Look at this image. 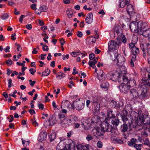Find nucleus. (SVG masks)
<instances>
[{
  "label": "nucleus",
  "instance_id": "22",
  "mask_svg": "<svg viewBox=\"0 0 150 150\" xmlns=\"http://www.w3.org/2000/svg\"><path fill=\"white\" fill-rule=\"evenodd\" d=\"M131 95H132L133 98H137L139 97L140 95L139 93L135 89H131L130 90Z\"/></svg>",
  "mask_w": 150,
  "mask_h": 150
},
{
  "label": "nucleus",
  "instance_id": "5",
  "mask_svg": "<svg viewBox=\"0 0 150 150\" xmlns=\"http://www.w3.org/2000/svg\"><path fill=\"white\" fill-rule=\"evenodd\" d=\"M91 102L93 105V112L95 113L98 112L100 107L98 98H97L93 97L91 100Z\"/></svg>",
  "mask_w": 150,
  "mask_h": 150
},
{
  "label": "nucleus",
  "instance_id": "34",
  "mask_svg": "<svg viewBox=\"0 0 150 150\" xmlns=\"http://www.w3.org/2000/svg\"><path fill=\"white\" fill-rule=\"evenodd\" d=\"M86 40L88 42V43L89 44H91L92 43L95 42V41H96L95 39L93 38L92 36L87 38L86 39Z\"/></svg>",
  "mask_w": 150,
  "mask_h": 150
},
{
  "label": "nucleus",
  "instance_id": "52",
  "mask_svg": "<svg viewBox=\"0 0 150 150\" xmlns=\"http://www.w3.org/2000/svg\"><path fill=\"white\" fill-rule=\"evenodd\" d=\"M36 4H32L30 6V7L33 10H34L35 11L37 9L36 8Z\"/></svg>",
  "mask_w": 150,
  "mask_h": 150
},
{
  "label": "nucleus",
  "instance_id": "39",
  "mask_svg": "<svg viewBox=\"0 0 150 150\" xmlns=\"http://www.w3.org/2000/svg\"><path fill=\"white\" fill-rule=\"evenodd\" d=\"M65 75L64 74L61 72H59L58 73V74L56 76V78L60 79L65 77Z\"/></svg>",
  "mask_w": 150,
  "mask_h": 150
},
{
  "label": "nucleus",
  "instance_id": "46",
  "mask_svg": "<svg viewBox=\"0 0 150 150\" xmlns=\"http://www.w3.org/2000/svg\"><path fill=\"white\" fill-rule=\"evenodd\" d=\"M120 30H122V29L121 27L119 25H117L115 26L114 28V30L116 33L120 31Z\"/></svg>",
  "mask_w": 150,
  "mask_h": 150
},
{
  "label": "nucleus",
  "instance_id": "2",
  "mask_svg": "<svg viewBox=\"0 0 150 150\" xmlns=\"http://www.w3.org/2000/svg\"><path fill=\"white\" fill-rule=\"evenodd\" d=\"M128 121L130 123H129V127L136 128H139V127H142L145 130L149 129L147 127H146L145 125L142 124L143 122L141 119H139L138 121L137 120L134 121V120H130L128 119Z\"/></svg>",
  "mask_w": 150,
  "mask_h": 150
},
{
  "label": "nucleus",
  "instance_id": "10",
  "mask_svg": "<svg viewBox=\"0 0 150 150\" xmlns=\"http://www.w3.org/2000/svg\"><path fill=\"white\" fill-rule=\"evenodd\" d=\"M131 51L132 53V55H131V59L130 64L132 67H133L134 66V62L136 59V55L139 54V49L137 47H134L132 50H131Z\"/></svg>",
  "mask_w": 150,
  "mask_h": 150
},
{
  "label": "nucleus",
  "instance_id": "55",
  "mask_svg": "<svg viewBox=\"0 0 150 150\" xmlns=\"http://www.w3.org/2000/svg\"><path fill=\"white\" fill-rule=\"evenodd\" d=\"M12 80L11 79H10L8 80V88H10L12 86H13V84H12Z\"/></svg>",
  "mask_w": 150,
  "mask_h": 150
},
{
  "label": "nucleus",
  "instance_id": "18",
  "mask_svg": "<svg viewBox=\"0 0 150 150\" xmlns=\"http://www.w3.org/2000/svg\"><path fill=\"white\" fill-rule=\"evenodd\" d=\"M138 25L139 27V30H140L141 32H142L143 30H145V29L148 26L146 23L141 21H139L138 22Z\"/></svg>",
  "mask_w": 150,
  "mask_h": 150
},
{
  "label": "nucleus",
  "instance_id": "27",
  "mask_svg": "<svg viewBox=\"0 0 150 150\" xmlns=\"http://www.w3.org/2000/svg\"><path fill=\"white\" fill-rule=\"evenodd\" d=\"M103 90L106 91L108 90V88L109 86V84L107 81H104L100 85Z\"/></svg>",
  "mask_w": 150,
  "mask_h": 150
},
{
  "label": "nucleus",
  "instance_id": "54",
  "mask_svg": "<svg viewBox=\"0 0 150 150\" xmlns=\"http://www.w3.org/2000/svg\"><path fill=\"white\" fill-rule=\"evenodd\" d=\"M71 144H68L66 145L65 146V148L63 150H70Z\"/></svg>",
  "mask_w": 150,
  "mask_h": 150
},
{
  "label": "nucleus",
  "instance_id": "64",
  "mask_svg": "<svg viewBox=\"0 0 150 150\" xmlns=\"http://www.w3.org/2000/svg\"><path fill=\"white\" fill-rule=\"evenodd\" d=\"M88 148L86 146H81V150H88Z\"/></svg>",
  "mask_w": 150,
  "mask_h": 150
},
{
  "label": "nucleus",
  "instance_id": "14",
  "mask_svg": "<svg viewBox=\"0 0 150 150\" xmlns=\"http://www.w3.org/2000/svg\"><path fill=\"white\" fill-rule=\"evenodd\" d=\"M119 75V73L117 71H113L110 72L107 74V76L109 77L112 80L115 81Z\"/></svg>",
  "mask_w": 150,
  "mask_h": 150
},
{
  "label": "nucleus",
  "instance_id": "56",
  "mask_svg": "<svg viewBox=\"0 0 150 150\" xmlns=\"http://www.w3.org/2000/svg\"><path fill=\"white\" fill-rule=\"evenodd\" d=\"M15 45L18 51H20L21 50V46L17 44V43H16Z\"/></svg>",
  "mask_w": 150,
  "mask_h": 150
},
{
  "label": "nucleus",
  "instance_id": "30",
  "mask_svg": "<svg viewBox=\"0 0 150 150\" xmlns=\"http://www.w3.org/2000/svg\"><path fill=\"white\" fill-rule=\"evenodd\" d=\"M92 122L91 124L97 123L98 122L100 121L99 117L97 115L94 116L92 118Z\"/></svg>",
  "mask_w": 150,
  "mask_h": 150
},
{
  "label": "nucleus",
  "instance_id": "60",
  "mask_svg": "<svg viewBox=\"0 0 150 150\" xmlns=\"http://www.w3.org/2000/svg\"><path fill=\"white\" fill-rule=\"evenodd\" d=\"M95 58V55L93 53L90 54L89 55V58L90 60H93Z\"/></svg>",
  "mask_w": 150,
  "mask_h": 150
},
{
  "label": "nucleus",
  "instance_id": "50",
  "mask_svg": "<svg viewBox=\"0 0 150 150\" xmlns=\"http://www.w3.org/2000/svg\"><path fill=\"white\" fill-rule=\"evenodd\" d=\"M97 147L100 148H101L103 147L102 143L100 141H98L97 143Z\"/></svg>",
  "mask_w": 150,
  "mask_h": 150
},
{
  "label": "nucleus",
  "instance_id": "28",
  "mask_svg": "<svg viewBox=\"0 0 150 150\" xmlns=\"http://www.w3.org/2000/svg\"><path fill=\"white\" fill-rule=\"evenodd\" d=\"M93 133L96 134V135L98 136H101L103 135V133L104 132H102L100 131V129L99 128H96V129H93Z\"/></svg>",
  "mask_w": 150,
  "mask_h": 150
},
{
  "label": "nucleus",
  "instance_id": "32",
  "mask_svg": "<svg viewBox=\"0 0 150 150\" xmlns=\"http://www.w3.org/2000/svg\"><path fill=\"white\" fill-rule=\"evenodd\" d=\"M125 110V111L127 113H128V112L132 111V108L130 104H127L126 105L125 108H123V110Z\"/></svg>",
  "mask_w": 150,
  "mask_h": 150
},
{
  "label": "nucleus",
  "instance_id": "57",
  "mask_svg": "<svg viewBox=\"0 0 150 150\" xmlns=\"http://www.w3.org/2000/svg\"><path fill=\"white\" fill-rule=\"evenodd\" d=\"M6 63L8 65L10 66L12 64L13 62L10 59H9L6 61Z\"/></svg>",
  "mask_w": 150,
  "mask_h": 150
},
{
  "label": "nucleus",
  "instance_id": "47",
  "mask_svg": "<svg viewBox=\"0 0 150 150\" xmlns=\"http://www.w3.org/2000/svg\"><path fill=\"white\" fill-rule=\"evenodd\" d=\"M80 53L81 52L80 51L77 52H73L71 53V54L72 57H75L79 55Z\"/></svg>",
  "mask_w": 150,
  "mask_h": 150
},
{
  "label": "nucleus",
  "instance_id": "31",
  "mask_svg": "<svg viewBox=\"0 0 150 150\" xmlns=\"http://www.w3.org/2000/svg\"><path fill=\"white\" fill-rule=\"evenodd\" d=\"M48 120L51 124V126L55 124L57 121L55 117L54 116L50 117Z\"/></svg>",
  "mask_w": 150,
  "mask_h": 150
},
{
  "label": "nucleus",
  "instance_id": "43",
  "mask_svg": "<svg viewBox=\"0 0 150 150\" xmlns=\"http://www.w3.org/2000/svg\"><path fill=\"white\" fill-rule=\"evenodd\" d=\"M110 105L112 108H115L117 105L116 102L115 101L112 100L110 103Z\"/></svg>",
  "mask_w": 150,
  "mask_h": 150
},
{
  "label": "nucleus",
  "instance_id": "62",
  "mask_svg": "<svg viewBox=\"0 0 150 150\" xmlns=\"http://www.w3.org/2000/svg\"><path fill=\"white\" fill-rule=\"evenodd\" d=\"M67 14L69 18H71L73 14V13L72 12L70 13L69 10H67Z\"/></svg>",
  "mask_w": 150,
  "mask_h": 150
},
{
  "label": "nucleus",
  "instance_id": "49",
  "mask_svg": "<svg viewBox=\"0 0 150 150\" xmlns=\"http://www.w3.org/2000/svg\"><path fill=\"white\" fill-rule=\"evenodd\" d=\"M31 121L32 122V124L35 126H38V124L37 122L35 120V119H32L31 120Z\"/></svg>",
  "mask_w": 150,
  "mask_h": 150
},
{
  "label": "nucleus",
  "instance_id": "16",
  "mask_svg": "<svg viewBox=\"0 0 150 150\" xmlns=\"http://www.w3.org/2000/svg\"><path fill=\"white\" fill-rule=\"evenodd\" d=\"M72 105L71 103L67 100L63 101L61 105V108H67L70 110L72 108Z\"/></svg>",
  "mask_w": 150,
  "mask_h": 150
},
{
  "label": "nucleus",
  "instance_id": "11",
  "mask_svg": "<svg viewBox=\"0 0 150 150\" xmlns=\"http://www.w3.org/2000/svg\"><path fill=\"white\" fill-rule=\"evenodd\" d=\"M77 117H74L72 119H69L68 118H65L63 119L61 122V124L63 127H66L72 124V122H73L74 120L76 119Z\"/></svg>",
  "mask_w": 150,
  "mask_h": 150
},
{
  "label": "nucleus",
  "instance_id": "6",
  "mask_svg": "<svg viewBox=\"0 0 150 150\" xmlns=\"http://www.w3.org/2000/svg\"><path fill=\"white\" fill-rule=\"evenodd\" d=\"M107 119L108 118H106L105 121L102 122L101 125L100 131L102 132H110L112 129V127L107 122Z\"/></svg>",
  "mask_w": 150,
  "mask_h": 150
},
{
  "label": "nucleus",
  "instance_id": "12",
  "mask_svg": "<svg viewBox=\"0 0 150 150\" xmlns=\"http://www.w3.org/2000/svg\"><path fill=\"white\" fill-rule=\"evenodd\" d=\"M138 25V22H134L130 23L129 27L132 32H135L139 34L140 30H139V27Z\"/></svg>",
  "mask_w": 150,
  "mask_h": 150
},
{
  "label": "nucleus",
  "instance_id": "9",
  "mask_svg": "<svg viewBox=\"0 0 150 150\" xmlns=\"http://www.w3.org/2000/svg\"><path fill=\"white\" fill-rule=\"evenodd\" d=\"M85 101L82 99L76 100L73 102V105L75 106L76 109L78 110H81L83 109L84 106Z\"/></svg>",
  "mask_w": 150,
  "mask_h": 150
},
{
  "label": "nucleus",
  "instance_id": "17",
  "mask_svg": "<svg viewBox=\"0 0 150 150\" xmlns=\"http://www.w3.org/2000/svg\"><path fill=\"white\" fill-rule=\"evenodd\" d=\"M126 115L128 116V118L129 117H130L131 119L130 120H134V119L138 121L139 119H140V117H139V114L134 111H131L130 116L129 115Z\"/></svg>",
  "mask_w": 150,
  "mask_h": 150
},
{
  "label": "nucleus",
  "instance_id": "58",
  "mask_svg": "<svg viewBox=\"0 0 150 150\" xmlns=\"http://www.w3.org/2000/svg\"><path fill=\"white\" fill-rule=\"evenodd\" d=\"M86 139L87 141H89L93 139V137L91 135L88 134L86 136Z\"/></svg>",
  "mask_w": 150,
  "mask_h": 150
},
{
  "label": "nucleus",
  "instance_id": "36",
  "mask_svg": "<svg viewBox=\"0 0 150 150\" xmlns=\"http://www.w3.org/2000/svg\"><path fill=\"white\" fill-rule=\"evenodd\" d=\"M48 9L47 7L45 6H41L39 8L38 10L41 11V12H45L47 11Z\"/></svg>",
  "mask_w": 150,
  "mask_h": 150
},
{
  "label": "nucleus",
  "instance_id": "24",
  "mask_svg": "<svg viewBox=\"0 0 150 150\" xmlns=\"http://www.w3.org/2000/svg\"><path fill=\"white\" fill-rule=\"evenodd\" d=\"M129 1L126 0H119V6L121 8H124L126 5L129 4Z\"/></svg>",
  "mask_w": 150,
  "mask_h": 150
},
{
  "label": "nucleus",
  "instance_id": "15",
  "mask_svg": "<svg viewBox=\"0 0 150 150\" xmlns=\"http://www.w3.org/2000/svg\"><path fill=\"white\" fill-rule=\"evenodd\" d=\"M139 34L140 35H142L143 36L146 38H148V39L150 42V28H148L144 30L142 32L140 31Z\"/></svg>",
  "mask_w": 150,
  "mask_h": 150
},
{
  "label": "nucleus",
  "instance_id": "4",
  "mask_svg": "<svg viewBox=\"0 0 150 150\" xmlns=\"http://www.w3.org/2000/svg\"><path fill=\"white\" fill-rule=\"evenodd\" d=\"M119 45L117 43L113 41H111L109 42L108 44V53L110 55V53L112 52L114 54L117 53V49L119 47Z\"/></svg>",
  "mask_w": 150,
  "mask_h": 150
},
{
  "label": "nucleus",
  "instance_id": "23",
  "mask_svg": "<svg viewBox=\"0 0 150 150\" xmlns=\"http://www.w3.org/2000/svg\"><path fill=\"white\" fill-rule=\"evenodd\" d=\"M130 79V78L129 77V79L128 80L127 83H126L128 86H129L130 88L131 87H134L136 85L135 81L133 79Z\"/></svg>",
  "mask_w": 150,
  "mask_h": 150
},
{
  "label": "nucleus",
  "instance_id": "33",
  "mask_svg": "<svg viewBox=\"0 0 150 150\" xmlns=\"http://www.w3.org/2000/svg\"><path fill=\"white\" fill-rule=\"evenodd\" d=\"M97 61L96 59H94V60L93 61H90L88 62V64L90 67H92L93 68H96L95 64L97 63Z\"/></svg>",
  "mask_w": 150,
  "mask_h": 150
},
{
  "label": "nucleus",
  "instance_id": "59",
  "mask_svg": "<svg viewBox=\"0 0 150 150\" xmlns=\"http://www.w3.org/2000/svg\"><path fill=\"white\" fill-rule=\"evenodd\" d=\"M144 144L145 145H146L148 146H150V144L149 143V141L148 139H146L144 141Z\"/></svg>",
  "mask_w": 150,
  "mask_h": 150
},
{
  "label": "nucleus",
  "instance_id": "37",
  "mask_svg": "<svg viewBox=\"0 0 150 150\" xmlns=\"http://www.w3.org/2000/svg\"><path fill=\"white\" fill-rule=\"evenodd\" d=\"M50 70L48 68L47 69L42 72V76H47L50 74Z\"/></svg>",
  "mask_w": 150,
  "mask_h": 150
},
{
  "label": "nucleus",
  "instance_id": "20",
  "mask_svg": "<svg viewBox=\"0 0 150 150\" xmlns=\"http://www.w3.org/2000/svg\"><path fill=\"white\" fill-rule=\"evenodd\" d=\"M93 15L92 13H88L85 19L86 22L88 24H91L93 22Z\"/></svg>",
  "mask_w": 150,
  "mask_h": 150
},
{
  "label": "nucleus",
  "instance_id": "35",
  "mask_svg": "<svg viewBox=\"0 0 150 150\" xmlns=\"http://www.w3.org/2000/svg\"><path fill=\"white\" fill-rule=\"evenodd\" d=\"M49 137L50 138V141L52 142L56 138V134L55 133L52 132L50 133L49 135Z\"/></svg>",
  "mask_w": 150,
  "mask_h": 150
},
{
  "label": "nucleus",
  "instance_id": "3",
  "mask_svg": "<svg viewBox=\"0 0 150 150\" xmlns=\"http://www.w3.org/2000/svg\"><path fill=\"white\" fill-rule=\"evenodd\" d=\"M110 53L111 59L116 62L118 65L122 66L123 65L125 59L120 54L119 55L117 53L114 54L112 52Z\"/></svg>",
  "mask_w": 150,
  "mask_h": 150
},
{
  "label": "nucleus",
  "instance_id": "29",
  "mask_svg": "<svg viewBox=\"0 0 150 150\" xmlns=\"http://www.w3.org/2000/svg\"><path fill=\"white\" fill-rule=\"evenodd\" d=\"M107 117L108 119L107 120V121L108 119H110L112 118H114L115 117V112H113L112 110H110L108 112L107 115Z\"/></svg>",
  "mask_w": 150,
  "mask_h": 150
},
{
  "label": "nucleus",
  "instance_id": "48",
  "mask_svg": "<svg viewBox=\"0 0 150 150\" xmlns=\"http://www.w3.org/2000/svg\"><path fill=\"white\" fill-rule=\"evenodd\" d=\"M44 125L46 128H47V127H49L50 126H51V124L50 123L49 120L48 121H45V122L44 124Z\"/></svg>",
  "mask_w": 150,
  "mask_h": 150
},
{
  "label": "nucleus",
  "instance_id": "40",
  "mask_svg": "<svg viewBox=\"0 0 150 150\" xmlns=\"http://www.w3.org/2000/svg\"><path fill=\"white\" fill-rule=\"evenodd\" d=\"M124 105V103L122 101H120L117 105V108L120 109V110H123V106Z\"/></svg>",
  "mask_w": 150,
  "mask_h": 150
},
{
  "label": "nucleus",
  "instance_id": "21",
  "mask_svg": "<svg viewBox=\"0 0 150 150\" xmlns=\"http://www.w3.org/2000/svg\"><path fill=\"white\" fill-rule=\"evenodd\" d=\"M97 77L98 79L102 81H103L105 79V74L103 71L102 70H100L99 73H97Z\"/></svg>",
  "mask_w": 150,
  "mask_h": 150
},
{
  "label": "nucleus",
  "instance_id": "1",
  "mask_svg": "<svg viewBox=\"0 0 150 150\" xmlns=\"http://www.w3.org/2000/svg\"><path fill=\"white\" fill-rule=\"evenodd\" d=\"M119 66L117 71L119 73L118 81L119 82H123L124 81L126 82L129 78V74L126 73V69L125 66L123 65Z\"/></svg>",
  "mask_w": 150,
  "mask_h": 150
},
{
  "label": "nucleus",
  "instance_id": "8",
  "mask_svg": "<svg viewBox=\"0 0 150 150\" xmlns=\"http://www.w3.org/2000/svg\"><path fill=\"white\" fill-rule=\"evenodd\" d=\"M139 93L140 95L139 98L143 99L146 97L147 89L146 86L145 84L142 85V84L139 85Z\"/></svg>",
  "mask_w": 150,
  "mask_h": 150
},
{
  "label": "nucleus",
  "instance_id": "42",
  "mask_svg": "<svg viewBox=\"0 0 150 150\" xmlns=\"http://www.w3.org/2000/svg\"><path fill=\"white\" fill-rule=\"evenodd\" d=\"M118 35V38H117V39L118 40H120V38L122 36V30H120V31L116 33Z\"/></svg>",
  "mask_w": 150,
  "mask_h": 150
},
{
  "label": "nucleus",
  "instance_id": "13",
  "mask_svg": "<svg viewBox=\"0 0 150 150\" xmlns=\"http://www.w3.org/2000/svg\"><path fill=\"white\" fill-rule=\"evenodd\" d=\"M127 81L126 82L124 81L123 82H120L122 84L119 85V88L121 92L124 93L129 89V86L126 83Z\"/></svg>",
  "mask_w": 150,
  "mask_h": 150
},
{
  "label": "nucleus",
  "instance_id": "25",
  "mask_svg": "<svg viewBox=\"0 0 150 150\" xmlns=\"http://www.w3.org/2000/svg\"><path fill=\"white\" fill-rule=\"evenodd\" d=\"M126 10L127 13L129 15H131L134 10L133 6L131 4H127L126 7Z\"/></svg>",
  "mask_w": 150,
  "mask_h": 150
},
{
  "label": "nucleus",
  "instance_id": "53",
  "mask_svg": "<svg viewBox=\"0 0 150 150\" xmlns=\"http://www.w3.org/2000/svg\"><path fill=\"white\" fill-rule=\"evenodd\" d=\"M129 47L131 50H132L134 47H136L135 46V43H131L129 44Z\"/></svg>",
  "mask_w": 150,
  "mask_h": 150
},
{
  "label": "nucleus",
  "instance_id": "45",
  "mask_svg": "<svg viewBox=\"0 0 150 150\" xmlns=\"http://www.w3.org/2000/svg\"><path fill=\"white\" fill-rule=\"evenodd\" d=\"M134 147L137 150H141L142 148V144H136L134 145Z\"/></svg>",
  "mask_w": 150,
  "mask_h": 150
},
{
  "label": "nucleus",
  "instance_id": "7",
  "mask_svg": "<svg viewBox=\"0 0 150 150\" xmlns=\"http://www.w3.org/2000/svg\"><path fill=\"white\" fill-rule=\"evenodd\" d=\"M121 115L122 120L123 122V124L121 126V131L125 132L127 130L128 127H129V123H130L129 122L127 116L125 115Z\"/></svg>",
  "mask_w": 150,
  "mask_h": 150
},
{
  "label": "nucleus",
  "instance_id": "51",
  "mask_svg": "<svg viewBox=\"0 0 150 150\" xmlns=\"http://www.w3.org/2000/svg\"><path fill=\"white\" fill-rule=\"evenodd\" d=\"M76 120H77V118H76V119H75V120H74L73 122H72V123L74 124V127L75 128H78L79 127L80 125L78 123H75Z\"/></svg>",
  "mask_w": 150,
  "mask_h": 150
},
{
  "label": "nucleus",
  "instance_id": "19",
  "mask_svg": "<svg viewBox=\"0 0 150 150\" xmlns=\"http://www.w3.org/2000/svg\"><path fill=\"white\" fill-rule=\"evenodd\" d=\"M47 136V133L46 132H42L38 137V139L40 142H42L45 140Z\"/></svg>",
  "mask_w": 150,
  "mask_h": 150
},
{
  "label": "nucleus",
  "instance_id": "41",
  "mask_svg": "<svg viewBox=\"0 0 150 150\" xmlns=\"http://www.w3.org/2000/svg\"><path fill=\"white\" fill-rule=\"evenodd\" d=\"M9 17V16L8 13H4L2 14L1 18V19L4 20L6 19Z\"/></svg>",
  "mask_w": 150,
  "mask_h": 150
},
{
  "label": "nucleus",
  "instance_id": "61",
  "mask_svg": "<svg viewBox=\"0 0 150 150\" xmlns=\"http://www.w3.org/2000/svg\"><path fill=\"white\" fill-rule=\"evenodd\" d=\"M127 39L125 38V35H123L122 37V41L124 43H125L126 42Z\"/></svg>",
  "mask_w": 150,
  "mask_h": 150
},
{
  "label": "nucleus",
  "instance_id": "26",
  "mask_svg": "<svg viewBox=\"0 0 150 150\" xmlns=\"http://www.w3.org/2000/svg\"><path fill=\"white\" fill-rule=\"evenodd\" d=\"M137 143V141L135 138H132L130 141H128L127 144L129 146H134V145H136Z\"/></svg>",
  "mask_w": 150,
  "mask_h": 150
},
{
  "label": "nucleus",
  "instance_id": "63",
  "mask_svg": "<svg viewBox=\"0 0 150 150\" xmlns=\"http://www.w3.org/2000/svg\"><path fill=\"white\" fill-rule=\"evenodd\" d=\"M140 47L141 50H142L143 52L145 51V48H146V46H144V45L143 44H141L140 45Z\"/></svg>",
  "mask_w": 150,
  "mask_h": 150
},
{
  "label": "nucleus",
  "instance_id": "44",
  "mask_svg": "<svg viewBox=\"0 0 150 150\" xmlns=\"http://www.w3.org/2000/svg\"><path fill=\"white\" fill-rule=\"evenodd\" d=\"M21 140H22V144L24 146H26L29 145L30 143L29 141L24 140L23 138H22Z\"/></svg>",
  "mask_w": 150,
  "mask_h": 150
},
{
  "label": "nucleus",
  "instance_id": "38",
  "mask_svg": "<svg viewBox=\"0 0 150 150\" xmlns=\"http://www.w3.org/2000/svg\"><path fill=\"white\" fill-rule=\"evenodd\" d=\"M119 120L117 119H114L112 120L111 122L112 125L116 126H117L119 124Z\"/></svg>",
  "mask_w": 150,
  "mask_h": 150
}]
</instances>
